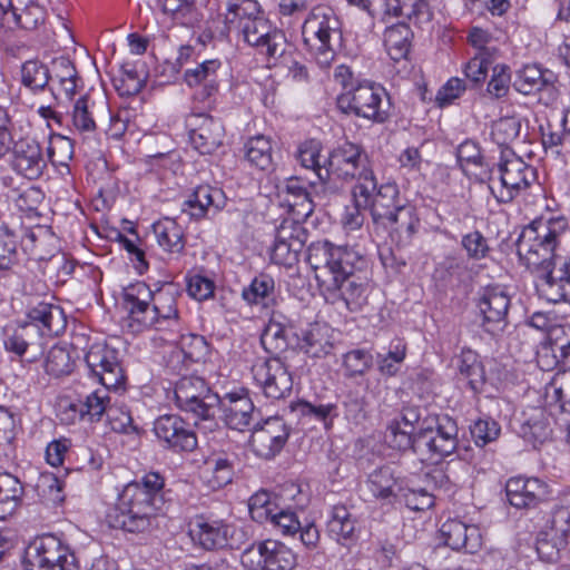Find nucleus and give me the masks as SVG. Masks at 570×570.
I'll list each match as a JSON object with an SVG mask.
<instances>
[{
	"label": "nucleus",
	"mask_w": 570,
	"mask_h": 570,
	"mask_svg": "<svg viewBox=\"0 0 570 570\" xmlns=\"http://www.w3.org/2000/svg\"><path fill=\"white\" fill-rule=\"evenodd\" d=\"M558 234L547 225L529 226L520 235V261L535 276L539 295L548 302L570 301V259L554 254Z\"/></svg>",
	"instance_id": "1"
},
{
	"label": "nucleus",
	"mask_w": 570,
	"mask_h": 570,
	"mask_svg": "<svg viewBox=\"0 0 570 570\" xmlns=\"http://www.w3.org/2000/svg\"><path fill=\"white\" fill-rule=\"evenodd\" d=\"M164 489L165 479L158 472H148L128 483L107 515L110 527L130 533L148 530L165 502Z\"/></svg>",
	"instance_id": "2"
},
{
	"label": "nucleus",
	"mask_w": 570,
	"mask_h": 570,
	"mask_svg": "<svg viewBox=\"0 0 570 570\" xmlns=\"http://www.w3.org/2000/svg\"><path fill=\"white\" fill-rule=\"evenodd\" d=\"M122 298L130 321L140 327L164 331L178 326V312L173 295L165 293L155 295L146 283L137 282L124 289Z\"/></svg>",
	"instance_id": "3"
},
{
	"label": "nucleus",
	"mask_w": 570,
	"mask_h": 570,
	"mask_svg": "<svg viewBox=\"0 0 570 570\" xmlns=\"http://www.w3.org/2000/svg\"><path fill=\"white\" fill-rule=\"evenodd\" d=\"M325 164L327 169H321L320 184L311 183L316 193L325 197L340 191L337 180L344 183L355 180V184H364L365 178L370 179L374 175L363 147L351 141H344L334 147L325 158Z\"/></svg>",
	"instance_id": "4"
},
{
	"label": "nucleus",
	"mask_w": 570,
	"mask_h": 570,
	"mask_svg": "<svg viewBox=\"0 0 570 570\" xmlns=\"http://www.w3.org/2000/svg\"><path fill=\"white\" fill-rule=\"evenodd\" d=\"M305 45L315 53L317 63L325 68L335 57V47L341 45V21L328 7L314 8L302 27Z\"/></svg>",
	"instance_id": "5"
},
{
	"label": "nucleus",
	"mask_w": 570,
	"mask_h": 570,
	"mask_svg": "<svg viewBox=\"0 0 570 570\" xmlns=\"http://www.w3.org/2000/svg\"><path fill=\"white\" fill-rule=\"evenodd\" d=\"M353 253L328 240H317L307 247V263L314 276L325 292L335 291L338 281L348 275L354 267Z\"/></svg>",
	"instance_id": "6"
},
{
	"label": "nucleus",
	"mask_w": 570,
	"mask_h": 570,
	"mask_svg": "<svg viewBox=\"0 0 570 570\" xmlns=\"http://www.w3.org/2000/svg\"><path fill=\"white\" fill-rule=\"evenodd\" d=\"M177 407L191 414L195 424L198 421H213L219 404V395L200 376L189 375L180 377L174 389Z\"/></svg>",
	"instance_id": "7"
},
{
	"label": "nucleus",
	"mask_w": 570,
	"mask_h": 570,
	"mask_svg": "<svg viewBox=\"0 0 570 570\" xmlns=\"http://www.w3.org/2000/svg\"><path fill=\"white\" fill-rule=\"evenodd\" d=\"M22 563L24 570H80L75 553L52 534L30 542Z\"/></svg>",
	"instance_id": "8"
},
{
	"label": "nucleus",
	"mask_w": 570,
	"mask_h": 570,
	"mask_svg": "<svg viewBox=\"0 0 570 570\" xmlns=\"http://www.w3.org/2000/svg\"><path fill=\"white\" fill-rule=\"evenodd\" d=\"M385 90L373 82H361L337 97V108L374 122L382 124L389 118V109L384 108Z\"/></svg>",
	"instance_id": "9"
},
{
	"label": "nucleus",
	"mask_w": 570,
	"mask_h": 570,
	"mask_svg": "<svg viewBox=\"0 0 570 570\" xmlns=\"http://www.w3.org/2000/svg\"><path fill=\"white\" fill-rule=\"evenodd\" d=\"M353 202L358 207H367L374 223H382L390 215L403 207L405 203L400 198L399 187L395 183L377 186L375 175L365 178L364 184H355L352 190Z\"/></svg>",
	"instance_id": "10"
},
{
	"label": "nucleus",
	"mask_w": 570,
	"mask_h": 570,
	"mask_svg": "<svg viewBox=\"0 0 570 570\" xmlns=\"http://www.w3.org/2000/svg\"><path fill=\"white\" fill-rule=\"evenodd\" d=\"M570 544V509L554 508L538 532L535 549L543 561L554 562Z\"/></svg>",
	"instance_id": "11"
},
{
	"label": "nucleus",
	"mask_w": 570,
	"mask_h": 570,
	"mask_svg": "<svg viewBox=\"0 0 570 570\" xmlns=\"http://www.w3.org/2000/svg\"><path fill=\"white\" fill-rule=\"evenodd\" d=\"M534 178V169L514 154L507 156L498 167V178L490 177L489 188L499 203L511 202Z\"/></svg>",
	"instance_id": "12"
},
{
	"label": "nucleus",
	"mask_w": 570,
	"mask_h": 570,
	"mask_svg": "<svg viewBox=\"0 0 570 570\" xmlns=\"http://www.w3.org/2000/svg\"><path fill=\"white\" fill-rule=\"evenodd\" d=\"M240 562L247 570H293L297 559L292 549L284 543L265 540L245 549Z\"/></svg>",
	"instance_id": "13"
},
{
	"label": "nucleus",
	"mask_w": 570,
	"mask_h": 570,
	"mask_svg": "<svg viewBox=\"0 0 570 570\" xmlns=\"http://www.w3.org/2000/svg\"><path fill=\"white\" fill-rule=\"evenodd\" d=\"M89 373L102 386L115 391L124 389L126 375L119 352L106 343L92 344L85 355Z\"/></svg>",
	"instance_id": "14"
},
{
	"label": "nucleus",
	"mask_w": 570,
	"mask_h": 570,
	"mask_svg": "<svg viewBox=\"0 0 570 570\" xmlns=\"http://www.w3.org/2000/svg\"><path fill=\"white\" fill-rule=\"evenodd\" d=\"M253 379L267 399L287 397L293 390V379L279 357L257 360L252 366Z\"/></svg>",
	"instance_id": "15"
},
{
	"label": "nucleus",
	"mask_w": 570,
	"mask_h": 570,
	"mask_svg": "<svg viewBox=\"0 0 570 570\" xmlns=\"http://www.w3.org/2000/svg\"><path fill=\"white\" fill-rule=\"evenodd\" d=\"M245 42L264 51L269 58L282 57L287 48L285 35L273 28L261 11L236 31Z\"/></svg>",
	"instance_id": "16"
},
{
	"label": "nucleus",
	"mask_w": 570,
	"mask_h": 570,
	"mask_svg": "<svg viewBox=\"0 0 570 570\" xmlns=\"http://www.w3.org/2000/svg\"><path fill=\"white\" fill-rule=\"evenodd\" d=\"M557 75L538 65H527L515 72L513 88L524 95H539V100L546 106L556 102L558 98Z\"/></svg>",
	"instance_id": "17"
},
{
	"label": "nucleus",
	"mask_w": 570,
	"mask_h": 570,
	"mask_svg": "<svg viewBox=\"0 0 570 570\" xmlns=\"http://www.w3.org/2000/svg\"><path fill=\"white\" fill-rule=\"evenodd\" d=\"M307 240V230L303 225L284 219L276 229L271 258L277 265L292 267L298 262Z\"/></svg>",
	"instance_id": "18"
},
{
	"label": "nucleus",
	"mask_w": 570,
	"mask_h": 570,
	"mask_svg": "<svg viewBox=\"0 0 570 570\" xmlns=\"http://www.w3.org/2000/svg\"><path fill=\"white\" fill-rule=\"evenodd\" d=\"M289 431L279 416H271L257 423L250 435V446L253 452L262 459H273L286 444Z\"/></svg>",
	"instance_id": "19"
},
{
	"label": "nucleus",
	"mask_w": 570,
	"mask_h": 570,
	"mask_svg": "<svg viewBox=\"0 0 570 570\" xmlns=\"http://www.w3.org/2000/svg\"><path fill=\"white\" fill-rule=\"evenodd\" d=\"M510 296L501 286H488L480 294L478 308L482 316L481 326L490 334L502 332L508 325Z\"/></svg>",
	"instance_id": "20"
},
{
	"label": "nucleus",
	"mask_w": 570,
	"mask_h": 570,
	"mask_svg": "<svg viewBox=\"0 0 570 570\" xmlns=\"http://www.w3.org/2000/svg\"><path fill=\"white\" fill-rule=\"evenodd\" d=\"M153 430L164 446L175 452H189L197 446L195 432L179 415H160L155 420Z\"/></svg>",
	"instance_id": "21"
},
{
	"label": "nucleus",
	"mask_w": 570,
	"mask_h": 570,
	"mask_svg": "<svg viewBox=\"0 0 570 570\" xmlns=\"http://www.w3.org/2000/svg\"><path fill=\"white\" fill-rule=\"evenodd\" d=\"M187 127L190 144L199 154L210 155L222 146L225 128L220 120L207 114H191Z\"/></svg>",
	"instance_id": "22"
},
{
	"label": "nucleus",
	"mask_w": 570,
	"mask_h": 570,
	"mask_svg": "<svg viewBox=\"0 0 570 570\" xmlns=\"http://www.w3.org/2000/svg\"><path fill=\"white\" fill-rule=\"evenodd\" d=\"M233 527L223 520L196 515L188 524L193 543L206 551H215L229 546Z\"/></svg>",
	"instance_id": "23"
},
{
	"label": "nucleus",
	"mask_w": 570,
	"mask_h": 570,
	"mask_svg": "<svg viewBox=\"0 0 570 570\" xmlns=\"http://www.w3.org/2000/svg\"><path fill=\"white\" fill-rule=\"evenodd\" d=\"M224 423L233 430L244 431L254 420L255 405L245 389L228 392L219 396L218 407Z\"/></svg>",
	"instance_id": "24"
},
{
	"label": "nucleus",
	"mask_w": 570,
	"mask_h": 570,
	"mask_svg": "<svg viewBox=\"0 0 570 570\" xmlns=\"http://www.w3.org/2000/svg\"><path fill=\"white\" fill-rule=\"evenodd\" d=\"M432 431L423 440V451L430 453L429 459L443 458L452 454L458 446V425L449 415L430 417Z\"/></svg>",
	"instance_id": "25"
},
{
	"label": "nucleus",
	"mask_w": 570,
	"mask_h": 570,
	"mask_svg": "<svg viewBox=\"0 0 570 570\" xmlns=\"http://www.w3.org/2000/svg\"><path fill=\"white\" fill-rule=\"evenodd\" d=\"M11 167L27 179L39 178L47 167V157L40 144L29 138L16 141L12 147Z\"/></svg>",
	"instance_id": "26"
},
{
	"label": "nucleus",
	"mask_w": 570,
	"mask_h": 570,
	"mask_svg": "<svg viewBox=\"0 0 570 570\" xmlns=\"http://www.w3.org/2000/svg\"><path fill=\"white\" fill-rule=\"evenodd\" d=\"M508 501L517 509L535 508L549 497L548 485L537 478L515 476L505 484Z\"/></svg>",
	"instance_id": "27"
},
{
	"label": "nucleus",
	"mask_w": 570,
	"mask_h": 570,
	"mask_svg": "<svg viewBox=\"0 0 570 570\" xmlns=\"http://www.w3.org/2000/svg\"><path fill=\"white\" fill-rule=\"evenodd\" d=\"M29 322L22 331L37 330L41 336H57L67 326V318L62 308L57 305L41 302L28 311Z\"/></svg>",
	"instance_id": "28"
},
{
	"label": "nucleus",
	"mask_w": 570,
	"mask_h": 570,
	"mask_svg": "<svg viewBox=\"0 0 570 570\" xmlns=\"http://www.w3.org/2000/svg\"><path fill=\"white\" fill-rule=\"evenodd\" d=\"M225 195L222 189L209 186H197L184 200L181 205L183 213L191 218H204L210 210L217 213L225 206Z\"/></svg>",
	"instance_id": "29"
},
{
	"label": "nucleus",
	"mask_w": 570,
	"mask_h": 570,
	"mask_svg": "<svg viewBox=\"0 0 570 570\" xmlns=\"http://www.w3.org/2000/svg\"><path fill=\"white\" fill-rule=\"evenodd\" d=\"M0 16L6 23L31 30L43 21L45 12L36 0H0Z\"/></svg>",
	"instance_id": "30"
},
{
	"label": "nucleus",
	"mask_w": 570,
	"mask_h": 570,
	"mask_svg": "<svg viewBox=\"0 0 570 570\" xmlns=\"http://www.w3.org/2000/svg\"><path fill=\"white\" fill-rule=\"evenodd\" d=\"M404 485L403 480H400L395 475L394 469L389 465L374 470L365 482V488L372 498L389 503L399 500Z\"/></svg>",
	"instance_id": "31"
},
{
	"label": "nucleus",
	"mask_w": 570,
	"mask_h": 570,
	"mask_svg": "<svg viewBox=\"0 0 570 570\" xmlns=\"http://www.w3.org/2000/svg\"><path fill=\"white\" fill-rule=\"evenodd\" d=\"M382 224L390 230V237L397 246L409 245L420 225L413 206L405 204L385 218Z\"/></svg>",
	"instance_id": "32"
},
{
	"label": "nucleus",
	"mask_w": 570,
	"mask_h": 570,
	"mask_svg": "<svg viewBox=\"0 0 570 570\" xmlns=\"http://www.w3.org/2000/svg\"><path fill=\"white\" fill-rule=\"evenodd\" d=\"M440 533L444 544L453 550L464 549L472 553L480 546L479 529L456 519L445 521L440 529Z\"/></svg>",
	"instance_id": "33"
},
{
	"label": "nucleus",
	"mask_w": 570,
	"mask_h": 570,
	"mask_svg": "<svg viewBox=\"0 0 570 570\" xmlns=\"http://www.w3.org/2000/svg\"><path fill=\"white\" fill-rule=\"evenodd\" d=\"M548 340L549 344L539 353V363L542 367L552 368L570 357V326H554Z\"/></svg>",
	"instance_id": "34"
},
{
	"label": "nucleus",
	"mask_w": 570,
	"mask_h": 570,
	"mask_svg": "<svg viewBox=\"0 0 570 570\" xmlns=\"http://www.w3.org/2000/svg\"><path fill=\"white\" fill-rule=\"evenodd\" d=\"M332 294H338L346 308L351 312L362 311L367 304L368 282L365 277L355 274V267L338 281V286Z\"/></svg>",
	"instance_id": "35"
},
{
	"label": "nucleus",
	"mask_w": 570,
	"mask_h": 570,
	"mask_svg": "<svg viewBox=\"0 0 570 570\" xmlns=\"http://www.w3.org/2000/svg\"><path fill=\"white\" fill-rule=\"evenodd\" d=\"M158 4L173 23L181 27L195 28L204 17L196 0H158Z\"/></svg>",
	"instance_id": "36"
},
{
	"label": "nucleus",
	"mask_w": 570,
	"mask_h": 570,
	"mask_svg": "<svg viewBox=\"0 0 570 570\" xmlns=\"http://www.w3.org/2000/svg\"><path fill=\"white\" fill-rule=\"evenodd\" d=\"M432 431V425L421 426L417 433H414L397 422L391 421L385 439L389 445L400 451L412 450L415 454H423V440L426 439L428 432Z\"/></svg>",
	"instance_id": "37"
},
{
	"label": "nucleus",
	"mask_w": 570,
	"mask_h": 570,
	"mask_svg": "<svg viewBox=\"0 0 570 570\" xmlns=\"http://www.w3.org/2000/svg\"><path fill=\"white\" fill-rule=\"evenodd\" d=\"M356 518L342 504L334 505L327 521L330 535L343 546L356 539Z\"/></svg>",
	"instance_id": "38"
},
{
	"label": "nucleus",
	"mask_w": 570,
	"mask_h": 570,
	"mask_svg": "<svg viewBox=\"0 0 570 570\" xmlns=\"http://www.w3.org/2000/svg\"><path fill=\"white\" fill-rule=\"evenodd\" d=\"M242 298L248 305L269 308L276 303V287L274 278L268 274L255 276L248 286L242 291Z\"/></svg>",
	"instance_id": "39"
},
{
	"label": "nucleus",
	"mask_w": 570,
	"mask_h": 570,
	"mask_svg": "<svg viewBox=\"0 0 570 570\" xmlns=\"http://www.w3.org/2000/svg\"><path fill=\"white\" fill-rule=\"evenodd\" d=\"M518 434L533 448L543 444L551 436L549 416L542 409H534L520 422Z\"/></svg>",
	"instance_id": "40"
},
{
	"label": "nucleus",
	"mask_w": 570,
	"mask_h": 570,
	"mask_svg": "<svg viewBox=\"0 0 570 570\" xmlns=\"http://www.w3.org/2000/svg\"><path fill=\"white\" fill-rule=\"evenodd\" d=\"M297 336V347L311 357H323L332 350L327 328L321 324H312L301 330Z\"/></svg>",
	"instance_id": "41"
},
{
	"label": "nucleus",
	"mask_w": 570,
	"mask_h": 570,
	"mask_svg": "<svg viewBox=\"0 0 570 570\" xmlns=\"http://www.w3.org/2000/svg\"><path fill=\"white\" fill-rule=\"evenodd\" d=\"M158 245L168 253L178 254L185 248L183 227L173 218L166 217L153 225Z\"/></svg>",
	"instance_id": "42"
},
{
	"label": "nucleus",
	"mask_w": 570,
	"mask_h": 570,
	"mask_svg": "<svg viewBox=\"0 0 570 570\" xmlns=\"http://www.w3.org/2000/svg\"><path fill=\"white\" fill-rule=\"evenodd\" d=\"M460 375L468 381L474 393H480L485 384V371L479 355L470 350H462L456 361Z\"/></svg>",
	"instance_id": "43"
},
{
	"label": "nucleus",
	"mask_w": 570,
	"mask_h": 570,
	"mask_svg": "<svg viewBox=\"0 0 570 570\" xmlns=\"http://www.w3.org/2000/svg\"><path fill=\"white\" fill-rule=\"evenodd\" d=\"M385 14L414 23L430 20L429 6L424 0H384Z\"/></svg>",
	"instance_id": "44"
},
{
	"label": "nucleus",
	"mask_w": 570,
	"mask_h": 570,
	"mask_svg": "<svg viewBox=\"0 0 570 570\" xmlns=\"http://www.w3.org/2000/svg\"><path fill=\"white\" fill-rule=\"evenodd\" d=\"M111 389H98L86 396L83 402L73 403L70 409L80 415V419L88 420L89 422H96L101 419L110 406V397L108 392Z\"/></svg>",
	"instance_id": "45"
},
{
	"label": "nucleus",
	"mask_w": 570,
	"mask_h": 570,
	"mask_svg": "<svg viewBox=\"0 0 570 570\" xmlns=\"http://www.w3.org/2000/svg\"><path fill=\"white\" fill-rule=\"evenodd\" d=\"M412 31L404 22L390 26L384 32V46L392 60L399 61L406 58L410 51Z\"/></svg>",
	"instance_id": "46"
},
{
	"label": "nucleus",
	"mask_w": 570,
	"mask_h": 570,
	"mask_svg": "<svg viewBox=\"0 0 570 570\" xmlns=\"http://www.w3.org/2000/svg\"><path fill=\"white\" fill-rule=\"evenodd\" d=\"M245 157L252 166L268 171L273 168L272 141L264 135L250 137L245 146Z\"/></svg>",
	"instance_id": "47"
},
{
	"label": "nucleus",
	"mask_w": 570,
	"mask_h": 570,
	"mask_svg": "<svg viewBox=\"0 0 570 570\" xmlns=\"http://www.w3.org/2000/svg\"><path fill=\"white\" fill-rule=\"evenodd\" d=\"M22 493L23 489L16 476L0 473V520H4L16 511Z\"/></svg>",
	"instance_id": "48"
},
{
	"label": "nucleus",
	"mask_w": 570,
	"mask_h": 570,
	"mask_svg": "<svg viewBox=\"0 0 570 570\" xmlns=\"http://www.w3.org/2000/svg\"><path fill=\"white\" fill-rule=\"evenodd\" d=\"M261 11V6L256 0H228L225 13L228 30L237 31Z\"/></svg>",
	"instance_id": "49"
},
{
	"label": "nucleus",
	"mask_w": 570,
	"mask_h": 570,
	"mask_svg": "<svg viewBox=\"0 0 570 570\" xmlns=\"http://www.w3.org/2000/svg\"><path fill=\"white\" fill-rule=\"evenodd\" d=\"M72 125L75 129L85 135H92L97 129L96 102L88 96H82L75 102L72 110Z\"/></svg>",
	"instance_id": "50"
},
{
	"label": "nucleus",
	"mask_w": 570,
	"mask_h": 570,
	"mask_svg": "<svg viewBox=\"0 0 570 570\" xmlns=\"http://www.w3.org/2000/svg\"><path fill=\"white\" fill-rule=\"evenodd\" d=\"M406 356V344L401 338H395L390 343L386 353H377V368L382 375L394 376L401 368Z\"/></svg>",
	"instance_id": "51"
},
{
	"label": "nucleus",
	"mask_w": 570,
	"mask_h": 570,
	"mask_svg": "<svg viewBox=\"0 0 570 570\" xmlns=\"http://www.w3.org/2000/svg\"><path fill=\"white\" fill-rule=\"evenodd\" d=\"M209 346L204 336L185 334L180 336L178 348L171 352V358L176 357L179 360L183 356L189 362L197 363L207 356Z\"/></svg>",
	"instance_id": "52"
},
{
	"label": "nucleus",
	"mask_w": 570,
	"mask_h": 570,
	"mask_svg": "<svg viewBox=\"0 0 570 570\" xmlns=\"http://www.w3.org/2000/svg\"><path fill=\"white\" fill-rule=\"evenodd\" d=\"M439 277L448 283H462L470 277L469 263L461 256H446L436 267Z\"/></svg>",
	"instance_id": "53"
},
{
	"label": "nucleus",
	"mask_w": 570,
	"mask_h": 570,
	"mask_svg": "<svg viewBox=\"0 0 570 570\" xmlns=\"http://www.w3.org/2000/svg\"><path fill=\"white\" fill-rule=\"evenodd\" d=\"M321 151L322 145L316 139H309L299 145L297 150V160L301 166L311 169L316 175L320 184V173L321 169H327V165L325 164V159L321 163Z\"/></svg>",
	"instance_id": "54"
},
{
	"label": "nucleus",
	"mask_w": 570,
	"mask_h": 570,
	"mask_svg": "<svg viewBox=\"0 0 570 570\" xmlns=\"http://www.w3.org/2000/svg\"><path fill=\"white\" fill-rule=\"evenodd\" d=\"M278 505L272 494L265 490L257 491L248 500V510L252 519L258 523L269 521L276 513Z\"/></svg>",
	"instance_id": "55"
},
{
	"label": "nucleus",
	"mask_w": 570,
	"mask_h": 570,
	"mask_svg": "<svg viewBox=\"0 0 570 570\" xmlns=\"http://www.w3.org/2000/svg\"><path fill=\"white\" fill-rule=\"evenodd\" d=\"M220 68L222 62L218 59L205 60L195 68L187 69L184 78L189 87L218 81V70Z\"/></svg>",
	"instance_id": "56"
},
{
	"label": "nucleus",
	"mask_w": 570,
	"mask_h": 570,
	"mask_svg": "<svg viewBox=\"0 0 570 570\" xmlns=\"http://www.w3.org/2000/svg\"><path fill=\"white\" fill-rule=\"evenodd\" d=\"M19 429L14 415L0 406V454L9 456L14 449Z\"/></svg>",
	"instance_id": "57"
},
{
	"label": "nucleus",
	"mask_w": 570,
	"mask_h": 570,
	"mask_svg": "<svg viewBox=\"0 0 570 570\" xmlns=\"http://www.w3.org/2000/svg\"><path fill=\"white\" fill-rule=\"evenodd\" d=\"M511 83L510 69L505 65H495L488 82L484 96L494 100L508 96Z\"/></svg>",
	"instance_id": "58"
},
{
	"label": "nucleus",
	"mask_w": 570,
	"mask_h": 570,
	"mask_svg": "<svg viewBox=\"0 0 570 570\" xmlns=\"http://www.w3.org/2000/svg\"><path fill=\"white\" fill-rule=\"evenodd\" d=\"M73 363L69 352L60 346H53L48 353L45 368L46 372L55 377L68 375L72 372Z\"/></svg>",
	"instance_id": "59"
},
{
	"label": "nucleus",
	"mask_w": 570,
	"mask_h": 570,
	"mask_svg": "<svg viewBox=\"0 0 570 570\" xmlns=\"http://www.w3.org/2000/svg\"><path fill=\"white\" fill-rule=\"evenodd\" d=\"M397 501L404 502L413 511H424L434 505V494L425 487L409 488L404 485Z\"/></svg>",
	"instance_id": "60"
},
{
	"label": "nucleus",
	"mask_w": 570,
	"mask_h": 570,
	"mask_svg": "<svg viewBox=\"0 0 570 570\" xmlns=\"http://www.w3.org/2000/svg\"><path fill=\"white\" fill-rule=\"evenodd\" d=\"M287 334V330L279 323H271L262 334V345L271 354L282 353L288 347Z\"/></svg>",
	"instance_id": "61"
},
{
	"label": "nucleus",
	"mask_w": 570,
	"mask_h": 570,
	"mask_svg": "<svg viewBox=\"0 0 570 570\" xmlns=\"http://www.w3.org/2000/svg\"><path fill=\"white\" fill-rule=\"evenodd\" d=\"M494 57H490L488 51L482 53H474V56L465 63L464 75L468 80L474 85L482 83L487 76L489 68L492 66Z\"/></svg>",
	"instance_id": "62"
},
{
	"label": "nucleus",
	"mask_w": 570,
	"mask_h": 570,
	"mask_svg": "<svg viewBox=\"0 0 570 570\" xmlns=\"http://www.w3.org/2000/svg\"><path fill=\"white\" fill-rule=\"evenodd\" d=\"M22 82L32 90L43 89L51 78L45 65L37 61H27L21 69Z\"/></svg>",
	"instance_id": "63"
},
{
	"label": "nucleus",
	"mask_w": 570,
	"mask_h": 570,
	"mask_svg": "<svg viewBox=\"0 0 570 570\" xmlns=\"http://www.w3.org/2000/svg\"><path fill=\"white\" fill-rule=\"evenodd\" d=\"M344 417L353 423L361 424L366 419L367 401L360 391H350L344 401Z\"/></svg>",
	"instance_id": "64"
}]
</instances>
